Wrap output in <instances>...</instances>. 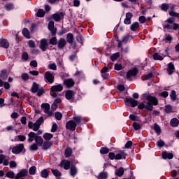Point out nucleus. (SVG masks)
<instances>
[{"instance_id":"obj_1","label":"nucleus","mask_w":179,"mask_h":179,"mask_svg":"<svg viewBox=\"0 0 179 179\" xmlns=\"http://www.w3.org/2000/svg\"><path fill=\"white\" fill-rule=\"evenodd\" d=\"M144 98L148 101V103H145V109H147L148 111H152L153 106H157V104H159V100L155 96L145 94L144 95Z\"/></svg>"},{"instance_id":"obj_2","label":"nucleus","mask_w":179,"mask_h":179,"mask_svg":"<svg viewBox=\"0 0 179 179\" xmlns=\"http://www.w3.org/2000/svg\"><path fill=\"white\" fill-rule=\"evenodd\" d=\"M31 92L32 93H37V96H38V97H41V96H43V94H44V93H45V90H44V88L42 87L40 84L34 82L32 87L31 88Z\"/></svg>"},{"instance_id":"obj_3","label":"nucleus","mask_w":179,"mask_h":179,"mask_svg":"<svg viewBox=\"0 0 179 179\" xmlns=\"http://www.w3.org/2000/svg\"><path fill=\"white\" fill-rule=\"evenodd\" d=\"M165 23L167 24H164V29H167V30H170L171 29H173V30H178V29H179V24L174 23V18L173 17L169 18L166 21H165Z\"/></svg>"},{"instance_id":"obj_4","label":"nucleus","mask_w":179,"mask_h":179,"mask_svg":"<svg viewBox=\"0 0 179 179\" xmlns=\"http://www.w3.org/2000/svg\"><path fill=\"white\" fill-rule=\"evenodd\" d=\"M41 108L47 117H54V112L50 110V103H42Z\"/></svg>"},{"instance_id":"obj_5","label":"nucleus","mask_w":179,"mask_h":179,"mask_svg":"<svg viewBox=\"0 0 179 179\" xmlns=\"http://www.w3.org/2000/svg\"><path fill=\"white\" fill-rule=\"evenodd\" d=\"M23 150H24V144L20 143L13 147L12 153H13V155H19L22 153Z\"/></svg>"},{"instance_id":"obj_6","label":"nucleus","mask_w":179,"mask_h":179,"mask_svg":"<svg viewBox=\"0 0 179 179\" xmlns=\"http://www.w3.org/2000/svg\"><path fill=\"white\" fill-rule=\"evenodd\" d=\"M44 79L45 80L51 85L52 83H54V80H55V77L51 72L46 71L44 74Z\"/></svg>"},{"instance_id":"obj_7","label":"nucleus","mask_w":179,"mask_h":179,"mask_svg":"<svg viewBox=\"0 0 179 179\" xmlns=\"http://www.w3.org/2000/svg\"><path fill=\"white\" fill-rule=\"evenodd\" d=\"M65 17V13L59 12L56 13L52 15V19L55 20V22H61Z\"/></svg>"},{"instance_id":"obj_8","label":"nucleus","mask_w":179,"mask_h":179,"mask_svg":"<svg viewBox=\"0 0 179 179\" xmlns=\"http://www.w3.org/2000/svg\"><path fill=\"white\" fill-rule=\"evenodd\" d=\"M76 122L73 120H69L66 124V129H69V131H75L76 129Z\"/></svg>"},{"instance_id":"obj_9","label":"nucleus","mask_w":179,"mask_h":179,"mask_svg":"<svg viewBox=\"0 0 179 179\" xmlns=\"http://www.w3.org/2000/svg\"><path fill=\"white\" fill-rule=\"evenodd\" d=\"M63 83L67 89H71V87H73L75 86V80L72 78L65 79Z\"/></svg>"},{"instance_id":"obj_10","label":"nucleus","mask_w":179,"mask_h":179,"mask_svg":"<svg viewBox=\"0 0 179 179\" xmlns=\"http://www.w3.org/2000/svg\"><path fill=\"white\" fill-rule=\"evenodd\" d=\"M113 68L111 64H108V66H104L101 70V73H102V77L104 79H108V76L106 75V72H109L110 70Z\"/></svg>"},{"instance_id":"obj_11","label":"nucleus","mask_w":179,"mask_h":179,"mask_svg":"<svg viewBox=\"0 0 179 179\" xmlns=\"http://www.w3.org/2000/svg\"><path fill=\"white\" fill-rule=\"evenodd\" d=\"M136 75H138V69L134 68L127 73V78L131 80V78L132 76H136Z\"/></svg>"},{"instance_id":"obj_12","label":"nucleus","mask_w":179,"mask_h":179,"mask_svg":"<svg viewBox=\"0 0 179 179\" xmlns=\"http://www.w3.org/2000/svg\"><path fill=\"white\" fill-rule=\"evenodd\" d=\"M66 46V40H65L64 38H60L57 42V48H59V50H64Z\"/></svg>"},{"instance_id":"obj_13","label":"nucleus","mask_w":179,"mask_h":179,"mask_svg":"<svg viewBox=\"0 0 179 179\" xmlns=\"http://www.w3.org/2000/svg\"><path fill=\"white\" fill-rule=\"evenodd\" d=\"M60 167H63L64 170H69L71 169V162L68 160H63L59 164Z\"/></svg>"},{"instance_id":"obj_14","label":"nucleus","mask_w":179,"mask_h":179,"mask_svg":"<svg viewBox=\"0 0 179 179\" xmlns=\"http://www.w3.org/2000/svg\"><path fill=\"white\" fill-rule=\"evenodd\" d=\"M62 90H64V87L61 84L53 85L50 87V92H56L58 93V92H62Z\"/></svg>"},{"instance_id":"obj_15","label":"nucleus","mask_w":179,"mask_h":179,"mask_svg":"<svg viewBox=\"0 0 179 179\" xmlns=\"http://www.w3.org/2000/svg\"><path fill=\"white\" fill-rule=\"evenodd\" d=\"M28 171L27 169H22L15 177V179L22 178V177L27 176Z\"/></svg>"},{"instance_id":"obj_16","label":"nucleus","mask_w":179,"mask_h":179,"mask_svg":"<svg viewBox=\"0 0 179 179\" xmlns=\"http://www.w3.org/2000/svg\"><path fill=\"white\" fill-rule=\"evenodd\" d=\"M48 29L52 33V36L57 34V28L54 27V21H50L48 24Z\"/></svg>"},{"instance_id":"obj_17","label":"nucleus","mask_w":179,"mask_h":179,"mask_svg":"<svg viewBox=\"0 0 179 179\" xmlns=\"http://www.w3.org/2000/svg\"><path fill=\"white\" fill-rule=\"evenodd\" d=\"M40 48L42 51H45L47 50V47H48V43L47 42V39L41 40Z\"/></svg>"},{"instance_id":"obj_18","label":"nucleus","mask_w":179,"mask_h":179,"mask_svg":"<svg viewBox=\"0 0 179 179\" xmlns=\"http://www.w3.org/2000/svg\"><path fill=\"white\" fill-rule=\"evenodd\" d=\"M133 16L132 13H126V18L124 20V24H131V19H132Z\"/></svg>"},{"instance_id":"obj_19","label":"nucleus","mask_w":179,"mask_h":179,"mask_svg":"<svg viewBox=\"0 0 179 179\" xmlns=\"http://www.w3.org/2000/svg\"><path fill=\"white\" fill-rule=\"evenodd\" d=\"M125 103H130L131 107H136V106H138V101H136L132 98H126Z\"/></svg>"},{"instance_id":"obj_20","label":"nucleus","mask_w":179,"mask_h":179,"mask_svg":"<svg viewBox=\"0 0 179 179\" xmlns=\"http://www.w3.org/2000/svg\"><path fill=\"white\" fill-rule=\"evenodd\" d=\"M167 73L169 75H173L174 73V71H176V67L174 66V64L173 63H169L168 64V68H167Z\"/></svg>"},{"instance_id":"obj_21","label":"nucleus","mask_w":179,"mask_h":179,"mask_svg":"<svg viewBox=\"0 0 179 179\" xmlns=\"http://www.w3.org/2000/svg\"><path fill=\"white\" fill-rule=\"evenodd\" d=\"M75 96V92L73 91L69 90L66 92L65 97L67 100H72Z\"/></svg>"},{"instance_id":"obj_22","label":"nucleus","mask_w":179,"mask_h":179,"mask_svg":"<svg viewBox=\"0 0 179 179\" xmlns=\"http://www.w3.org/2000/svg\"><path fill=\"white\" fill-rule=\"evenodd\" d=\"M36 145L38 146H43V143H44V140L42 136L36 135L35 137Z\"/></svg>"},{"instance_id":"obj_23","label":"nucleus","mask_w":179,"mask_h":179,"mask_svg":"<svg viewBox=\"0 0 179 179\" xmlns=\"http://www.w3.org/2000/svg\"><path fill=\"white\" fill-rule=\"evenodd\" d=\"M51 146H52V141H45L42 144V149L43 150H48Z\"/></svg>"},{"instance_id":"obj_24","label":"nucleus","mask_w":179,"mask_h":179,"mask_svg":"<svg viewBox=\"0 0 179 179\" xmlns=\"http://www.w3.org/2000/svg\"><path fill=\"white\" fill-rule=\"evenodd\" d=\"M78 174V168L75 165H71L70 167V176L75 177Z\"/></svg>"},{"instance_id":"obj_25","label":"nucleus","mask_w":179,"mask_h":179,"mask_svg":"<svg viewBox=\"0 0 179 179\" xmlns=\"http://www.w3.org/2000/svg\"><path fill=\"white\" fill-rule=\"evenodd\" d=\"M127 154L124 151H120V153L115 156V160H121V159H125Z\"/></svg>"},{"instance_id":"obj_26","label":"nucleus","mask_w":179,"mask_h":179,"mask_svg":"<svg viewBox=\"0 0 179 179\" xmlns=\"http://www.w3.org/2000/svg\"><path fill=\"white\" fill-rule=\"evenodd\" d=\"M36 136H37V134H36V133L31 131L30 133H29L28 134V142L31 143L33 142L34 140H36Z\"/></svg>"},{"instance_id":"obj_27","label":"nucleus","mask_w":179,"mask_h":179,"mask_svg":"<svg viewBox=\"0 0 179 179\" xmlns=\"http://www.w3.org/2000/svg\"><path fill=\"white\" fill-rule=\"evenodd\" d=\"M170 124L171 127H173V128H176L179 125V120L177 118H173L171 120Z\"/></svg>"},{"instance_id":"obj_28","label":"nucleus","mask_w":179,"mask_h":179,"mask_svg":"<svg viewBox=\"0 0 179 179\" xmlns=\"http://www.w3.org/2000/svg\"><path fill=\"white\" fill-rule=\"evenodd\" d=\"M162 157L163 159H173V157H174V155H173V153H169L166 151H164L162 152Z\"/></svg>"},{"instance_id":"obj_29","label":"nucleus","mask_w":179,"mask_h":179,"mask_svg":"<svg viewBox=\"0 0 179 179\" xmlns=\"http://www.w3.org/2000/svg\"><path fill=\"white\" fill-rule=\"evenodd\" d=\"M0 45L3 48H9V42L6 39H1L0 41Z\"/></svg>"},{"instance_id":"obj_30","label":"nucleus","mask_w":179,"mask_h":179,"mask_svg":"<svg viewBox=\"0 0 179 179\" xmlns=\"http://www.w3.org/2000/svg\"><path fill=\"white\" fill-rule=\"evenodd\" d=\"M22 33L26 38H31V36H30V31L27 28H24L22 31Z\"/></svg>"},{"instance_id":"obj_31","label":"nucleus","mask_w":179,"mask_h":179,"mask_svg":"<svg viewBox=\"0 0 179 179\" xmlns=\"http://www.w3.org/2000/svg\"><path fill=\"white\" fill-rule=\"evenodd\" d=\"M64 156L65 157H71L72 156V148L67 147L64 150Z\"/></svg>"},{"instance_id":"obj_32","label":"nucleus","mask_w":179,"mask_h":179,"mask_svg":"<svg viewBox=\"0 0 179 179\" xmlns=\"http://www.w3.org/2000/svg\"><path fill=\"white\" fill-rule=\"evenodd\" d=\"M115 174V176H117V177H122V176H124V168L120 167V169H116Z\"/></svg>"},{"instance_id":"obj_33","label":"nucleus","mask_w":179,"mask_h":179,"mask_svg":"<svg viewBox=\"0 0 179 179\" xmlns=\"http://www.w3.org/2000/svg\"><path fill=\"white\" fill-rule=\"evenodd\" d=\"M139 29V22H134L130 26L131 31H136Z\"/></svg>"},{"instance_id":"obj_34","label":"nucleus","mask_w":179,"mask_h":179,"mask_svg":"<svg viewBox=\"0 0 179 179\" xmlns=\"http://www.w3.org/2000/svg\"><path fill=\"white\" fill-rule=\"evenodd\" d=\"M153 59L155 61H163V59H164V56H162V55H159L158 53H154Z\"/></svg>"},{"instance_id":"obj_35","label":"nucleus","mask_w":179,"mask_h":179,"mask_svg":"<svg viewBox=\"0 0 179 179\" xmlns=\"http://www.w3.org/2000/svg\"><path fill=\"white\" fill-rule=\"evenodd\" d=\"M66 41L69 44L73 43V34H68L66 36Z\"/></svg>"},{"instance_id":"obj_36","label":"nucleus","mask_w":179,"mask_h":179,"mask_svg":"<svg viewBox=\"0 0 179 179\" xmlns=\"http://www.w3.org/2000/svg\"><path fill=\"white\" fill-rule=\"evenodd\" d=\"M73 121H74V122H76V125H80V122H82V117L74 116V117H73Z\"/></svg>"},{"instance_id":"obj_37","label":"nucleus","mask_w":179,"mask_h":179,"mask_svg":"<svg viewBox=\"0 0 179 179\" xmlns=\"http://www.w3.org/2000/svg\"><path fill=\"white\" fill-rule=\"evenodd\" d=\"M52 138H54V135L50 133H45L43 134V139H45V141H50Z\"/></svg>"},{"instance_id":"obj_38","label":"nucleus","mask_w":179,"mask_h":179,"mask_svg":"<svg viewBox=\"0 0 179 179\" xmlns=\"http://www.w3.org/2000/svg\"><path fill=\"white\" fill-rule=\"evenodd\" d=\"M36 16L37 17H44V16H45V11L43 9H38L36 13Z\"/></svg>"},{"instance_id":"obj_39","label":"nucleus","mask_w":179,"mask_h":179,"mask_svg":"<svg viewBox=\"0 0 179 179\" xmlns=\"http://www.w3.org/2000/svg\"><path fill=\"white\" fill-rule=\"evenodd\" d=\"M50 173L48 172V171L47 169H43L41 172V176L43 178H47L49 176Z\"/></svg>"},{"instance_id":"obj_40","label":"nucleus","mask_w":179,"mask_h":179,"mask_svg":"<svg viewBox=\"0 0 179 179\" xmlns=\"http://www.w3.org/2000/svg\"><path fill=\"white\" fill-rule=\"evenodd\" d=\"M153 78V74L152 73H150L147 75H144L142 76L143 80H149V79H152Z\"/></svg>"},{"instance_id":"obj_41","label":"nucleus","mask_w":179,"mask_h":179,"mask_svg":"<svg viewBox=\"0 0 179 179\" xmlns=\"http://www.w3.org/2000/svg\"><path fill=\"white\" fill-rule=\"evenodd\" d=\"M154 129H155L156 134H158V135H159V134H162V129H160V126H159V124H157V123H155Z\"/></svg>"},{"instance_id":"obj_42","label":"nucleus","mask_w":179,"mask_h":179,"mask_svg":"<svg viewBox=\"0 0 179 179\" xmlns=\"http://www.w3.org/2000/svg\"><path fill=\"white\" fill-rule=\"evenodd\" d=\"M120 58V52H116L114 53L113 55H111L110 59L114 62V61H117Z\"/></svg>"},{"instance_id":"obj_43","label":"nucleus","mask_w":179,"mask_h":179,"mask_svg":"<svg viewBox=\"0 0 179 179\" xmlns=\"http://www.w3.org/2000/svg\"><path fill=\"white\" fill-rule=\"evenodd\" d=\"M107 177H108V175H107V173L101 172V173H99L97 178L98 179H106Z\"/></svg>"},{"instance_id":"obj_44","label":"nucleus","mask_w":179,"mask_h":179,"mask_svg":"<svg viewBox=\"0 0 179 179\" xmlns=\"http://www.w3.org/2000/svg\"><path fill=\"white\" fill-rule=\"evenodd\" d=\"M49 43L52 45H57V44H58V41L57 40V37H52V38H50Z\"/></svg>"},{"instance_id":"obj_45","label":"nucleus","mask_w":179,"mask_h":179,"mask_svg":"<svg viewBox=\"0 0 179 179\" xmlns=\"http://www.w3.org/2000/svg\"><path fill=\"white\" fill-rule=\"evenodd\" d=\"M170 97H171V100H173V101L177 100V94H176V91H174V90L171 91Z\"/></svg>"},{"instance_id":"obj_46","label":"nucleus","mask_w":179,"mask_h":179,"mask_svg":"<svg viewBox=\"0 0 179 179\" xmlns=\"http://www.w3.org/2000/svg\"><path fill=\"white\" fill-rule=\"evenodd\" d=\"M36 170L37 168H36V166H31L29 168V173L31 176H34V174H36Z\"/></svg>"},{"instance_id":"obj_47","label":"nucleus","mask_w":179,"mask_h":179,"mask_svg":"<svg viewBox=\"0 0 179 179\" xmlns=\"http://www.w3.org/2000/svg\"><path fill=\"white\" fill-rule=\"evenodd\" d=\"M52 173L55 177H61L62 173L57 169H52Z\"/></svg>"},{"instance_id":"obj_48","label":"nucleus","mask_w":179,"mask_h":179,"mask_svg":"<svg viewBox=\"0 0 179 179\" xmlns=\"http://www.w3.org/2000/svg\"><path fill=\"white\" fill-rule=\"evenodd\" d=\"M21 78L22 79V80H24L26 82V81L29 80L30 77L29 76V74H27V73H23L21 75Z\"/></svg>"},{"instance_id":"obj_49","label":"nucleus","mask_w":179,"mask_h":179,"mask_svg":"<svg viewBox=\"0 0 179 179\" xmlns=\"http://www.w3.org/2000/svg\"><path fill=\"white\" fill-rule=\"evenodd\" d=\"M108 152H110V150L106 147H103V148H101V150H100V153L101 155H107V153H108Z\"/></svg>"},{"instance_id":"obj_50","label":"nucleus","mask_w":179,"mask_h":179,"mask_svg":"<svg viewBox=\"0 0 179 179\" xmlns=\"http://www.w3.org/2000/svg\"><path fill=\"white\" fill-rule=\"evenodd\" d=\"M6 176L8 177V178L13 179V178H15V172L8 171L6 173Z\"/></svg>"},{"instance_id":"obj_51","label":"nucleus","mask_w":179,"mask_h":179,"mask_svg":"<svg viewBox=\"0 0 179 179\" xmlns=\"http://www.w3.org/2000/svg\"><path fill=\"white\" fill-rule=\"evenodd\" d=\"M48 68V69H51L52 71H57V64L55 63L50 64Z\"/></svg>"},{"instance_id":"obj_52","label":"nucleus","mask_w":179,"mask_h":179,"mask_svg":"<svg viewBox=\"0 0 179 179\" xmlns=\"http://www.w3.org/2000/svg\"><path fill=\"white\" fill-rule=\"evenodd\" d=\"M29 150L32 151H36L38 150V146L36 143H33L29 146Z\"/></svg>"},{"instance_id":"obj_53","label":"nucleus","mask_w":179,"mask_h":179,"mask_svg":"<svg viewBox=\"0 0 179 179\" xmlns=\"http://www.w3.org/2000/svg\"><path fill=\"white\" fill-rule=\"evenodd\" d=\"M169 8H170V6L167 3H162V10L164 12H167L169 10Z\"/></svg>"},{"instance_id":"obj_54","label":"nucleus","mask_w":179,"mask_h":179,"mask_svg":"<svg viewBox=\"0 0 179 179\" xmlns=\"http://www.w3.org/2000/svg\"><path fill=\"white\" fill-rule=\"evenodd\" d=\"M1 79H7L8 78V73L6 71L3 70L1 73Z\"/></svg>"},{"instance_id":"obj_55","label":"nucleus","mask_w":179,"mask_h":179,"mask_svg":"<svg viewBox=\"0 0 179 179\" xmlns=\"http://www.w3.org/2000/svg\"><path fill=\"white\" fill-rule=\"evenodd\" d=\"M22 59L24 61H29V54L26 52H24L22 55Z\"/></svg>"},{"instance_id":"obj_56","label":"nucleus","mask_w":179,"mask_h":179,"mask_svg":"<svg viewBox=\"0 0 179 179\" xmlns=\"http://www.w3.org/2000/svg\"><path fill=\"white\" fill-rule=\"evenodd\" d=\"M55 118L58 120V121H61L62 118V113H59V112H56L55 114Z\"/></svg>"},{"instance_id":"obj_57","label":"nucleus","mask_w":179,"mask_h":179,"mask_svg":"<svg viewBox=\"0 0 179 179\" xmlns=\"http://www.w3.org/2000/svg\"><path fill=\"white\" fill-rule=\"evenodd\" d=\"M29 46L30 48H36V43L33 40H29L28 41Z\"/></svg>"},{"instance_id":"obj_58","label":"nucleus","mask_w":179,"mask_h":179,"mask_svg":"<svg viewBox=\"0 0 179 179\" xmlns=\"http://www.w3.org/2000/svg\"><path fill=\"white\" fill-rule=\"evenodd\" d=\"M43 122H44V119L43 117V116H41L36 121L35 123H36L38 125H39L40 127L41 126V124H43Z\"/></svg>"},{"instance_id":"obj_59","label":"nucleus","mask_w":179,"mask_h":179,"mask_svg":"<svg viewBox=\"0 0 179 179\" xmlns=\"http://www.w3.org/2000/svg\"><path fill=\"white\" fill-rule=\"evenodd\" d=\"M30 66H31L32 68H37L38 66V64H37V61L36 60H32L30 62V64H29Z\"/></svg>"},{"instance_id":"obj_60","label":"nucleus","mask_w":179,"mask_h":179,"mask_svg":"<svg viewBox=\"0 0 179 179\" xmlns=\"http://www.w3.org/2000/svg\"><path fill=\"white\" fill-rule=\"evenodd\" d=\"M172 110H173V107H171V106L167 105L165 106V112L171 113Z\"/></svg>"},{"instance_id":"obj_61","label":"nucleus","mask_w":179,"mask_h":179,"mask_svg":"<svg viewBox=\"0 0 179 179\" xmlns=\"http://www.w3.org/2000/svg\"><path fill=\"white\" fill-rule=\"evenodd\" d=\"M133 127L134 128V129L136 131H138V129H141V124H139L137 122H134L133 124Z\"/></svg>"},{"instance_id":"obj_62","label":"nucleus","mask_w":179,"mask_h":179,"mask_svg":"<svg viewBox=\"0 0 179 179\" xmlns=\"http://www.w3.org/2000/svg\"><path fill=\"white\" fill-rule=\"evenodd\" d=\"M115 71H121V69H123L122 64H115Z\"/></svg>"},{"instance_id":"obj_63","label":"nucleus","mask_w":179,"mask_h":179,"mask_svg":"<svg viewBox=\"0 0 179 179\" xmlns=\"http://www.w3.org/2000/svg\"><path fill=\"white\" fill-rule=\"evenodd\" d=\"M17 138L20 142H24V141H26V136L23 135L17 136Z\"/></svg>"},{"instance_id":"obj_64","label":"nucleus","mask_w":179,"mask_h":179,"mask_svg":"<svg viewBox=\"0 0 179 179\" xmlns=\"http://www.w3.org/2000/svg\"><path fill=\"white\" fill-rule=\"evenodd\" d=\"M140 23L143 24L146 22V17L145 16H141L138 18Z\"/></svg>"}]
</instances>
